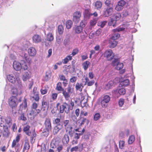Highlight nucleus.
Instances as JSON below:
<instances>
[{
    "instance_id": "49530a36",
    "label": "nucleus",
    "mask_w": 152,
    "mask_h": 152,
    "mask_svg": "<svg viewBox=\"0 0 152 152\" xmlns=\"http://www.w3.org/2000/svg\"><path fill=\"white\" fill-rule=\"evenodd\" d=\"M56 89L58 91H63L64 89L61 87V83L60 82H59L57 83Z\"/></svg>"
},
{
    "instance_id": "338daca9",
    "label": "nucleus",
    "mask_w": 152,
    "mask_h": 152,
    "mask_svg": "<svg viewBox=\"0 0 152 152\" xmlns=\"http://www.w3.org/2000/svg\"><path fill=\"white\" fill-rule=\"evenodd\" d=\"M50 77L51 76L50 74L47 73L46 74V75L45 77V80H48L50 78Z\"/></svg>"
},
{
    "instance_id": "9d476101",
    "label": "nucleus",
    "mask_w": 152,
    "mask_h": 152,
    "mask_svg": "<svg viewBox=\"0 0 152 152\" xmlns=\"http://www.w3.org/2000/svg\"><path fill=\"white\" fill-rule=\"evenodd\" d=\"M76 54V51L75 50H74L72 53L69 56H67L65 58L63 61V63L64 64H66L69 61L71 60L72 58V57L74 56Z\"/></svg>"
},
{
    "instance_id": "f3484780",
    "label": "nucleus",
    "mask_w": 152,
    "mask_h": 152,
    "mask_svg": "<svg viewBox=\"0 0 152 152\" xmlns=\"http://www.w3.org/2000/svg\"><path fill=\"white\" fill-rule=\"evenodd\" d=\"M41 38L39 35L37 34L34 35L32 37V40L33 42L38 43L41 41Z\"/></svg>"
},
{
    "instance_id": "0eeeda50",
    "label": "nucleus",
    "mask_w": 152,
    "mask_h": 152,
    "mask_svg": "<svg viewBox=\"0 0 152 152\" xmlns=\"http://www.w3.org/2000/svg\"><path fill=\"white\" fill-rule=\"evenodd\" d=\"M113 66H115V69L117 70H120L123 67V64L121 63H120L117 59H114L113 61Z\"/></svg>"
},
{
    "instance_id": "8fccbe9b",
    "label": "nucleus",
    "mask_w": 152,
    "mask_h": 152,
    "mask_svg": "<svg viewBox=\"0 0 152 152\" xmlns=\"http://www.w3.org/2000/svg\"><path fill=\"white\" fill-rule=\"evenodd\" d=\"M5 122L8 124L10 125L11 124V119L10 117L6 118L5 119Z\"/></svg>"
},
{
    "instance_id": "5701e85b",
    "label": "nucleus",
    "mask_w": 152,
    "mask_h": 152,
    "mask_svg": "<svg viewBox=\"0 0 152 152\" xmlns=\"http://www.w3.org/2000/svg\"><path fill=\"white\" fill-rule=\"evenodd\" d=\"M30 72H26L24 73L22 77V79L23 80L26 81L30 77Z\"/></svg>"
},
{
    "instance_id": "1a4fd4ad",
    "label": "nucleus",
    "mask_w": 152,
    "mask_h": 152,
    "mask_svg": "<svg viewBox=\"0 0 152 152\" xmlns=\"http://www.w3.org/2000/svg\"><path fill=\"white\" fill-rule=\"evenodd\" d=\"M113 12V9L112 7L107 8L104 10L103 12V15L105 17H108L111 15Z\"/></svg>"
},
{
    "instance_id": "4c0bfd02",
    "label": "nucleus",
    "mask_w": 152,
    "mask_h": 152,
    "mask_svg": "<svg viewBox=\"0 0 152 152\" xmlns=\"http://www.w3.org/2000/svg\"><path fill=\"white\" fill-rule=\"evenodd\" d=\"M135 140L134 136L133 135L130 136L128 142L129 144H132L134 141Z\"/></svg>"
},
{
    "instance_id": "e433bc0d",
    "label": "nucleus",
    "mask_w": 152,
    "mask_h": 152,
    "mask_svg": "<svg viewBox=\"0 0 152 152\" xmlns=\"http://www.w3.org/2000/svg\"><path fill=\"white\" fill-rule=\"evenodd\" d=\"M58 31L60 34H61L64 32V28L63 26L61 25H59L58 27Z\"/></svg>"
},
{
    "instance_id": "c85d7f7f",
    "label": "nucleus",
    "mask_w": 152,
    "mask_h": 152,
    "mask_svg": "<svg viewBox=\"0 0 152 152\" xmlns=\"http://www.w3.org/2000/svg\"><path fill=\"white\" fill-rule=\"evenodd\" d=\"M129 83V80L128 79H126L122 81L120 83V85L121 86L124 87L126 86H128Z\"/></svg>"
},
{
    "instance_id": "20e7f679",
    "label": "nucleus",
    "mask_w": 152,
    "mask_h": 152,
    "mask_svg": "<svg viewBox=\"0 0 152 152\" xmlns=\"http://www.w3.org/2000/svg\"><path fill=\"white\" fill-rule=\"evenodd\" d=\"M31 98H33L36 101H38L39 100L38 92L37 91V88L36 87L34 88L32 92L31 95Z\"/></svg>"
},
{
    "instance_id": "37998d69",
    "label": "nucleus",
    "mask_w": 152,
    "mask_h": 152,
    "mask_svg": "<svg viewBox=\"0 0 152 152\" xmlns=\"http://www.w3.org/2000/svg\"><path fill=\"white\" fill-rule=\"evenodd\" d=\"M119 88L115 89H113L112 91V93L115 96L118 97L119 96Z\"/></svg>"
},
{
    "instance_id": "2f4dec72",
    "label": "nucleus",
    "mask_w": 152,
    "mask_h": 152,
    "mask_svg": "<svg viewBox=\"0 0 152 152\" xmlns=\"http://www.w3.org/2000/svg\"><path fill=\"white\" fill-rule=\"evenodd\" d=\"M47 40L50 42L52 41L54 39L52 33H49L48 34L47 36Z\"/></svg>"
},
{
    "instance_id": "6e6552de",
    "label": "nucleus",
    "mask_w": 152,
    "mask_h": 152,
    "mask_svg": "<svg viewBox=\"0 0 152 152\" xmlns=\"http://www.w3.org/2000/svg\"><path fill=\"white\" fill-rule=\"evenodd\" d=\"M45 129L47 132H48L51 129V125L50 122V119L49 118H46L45 122Z\"/></svg>"
},
{
    "instance_id": "dca6fc26",
    "label": "nucleus",
    "mask_w": 152,
    "mask_h": 152,
    "mask_svg": "<svg viewBox=\"0 0 152 152\" xmlns=\"http://www.w3.org/2000/svg\"><path fill=\"white\" fill-rule=\"evenodd\" d=\"M63 127L62 124H59L56 125L55 126L53 130V134H55L60 130Z\"/></svg>"
},
{
    "instance_id": "5fc2aeb1",
    "label": "nucleus",
    "mask_w": 152,
    "mask_h": 152,
    "mask_svg": "<svg viewBox=\"0 0 152 152\" xmlns=\"http://www.w3.org/2000/svg\"><path fill=\"white\" fill-rule=\"evenodd\" d=\"M48 90L46 89V88L44 87L43 88L41 89L40 92L42 94H46Z\"/></svg>"
},
{
    "instance_id": "c9c22d12",
    "label": "nucleus",
    "mask_w": 152,
    "mask_h": 152,
    "mask_svg": "<svg viewBox=\"0 0 152 152\" xmlns=\"http://www.w3.org/2000/svg\"><path fill=\"white\" fill-rule=\"evenodd\" d=\"M110 18V21L108 22V25L110 26H113L114 27L115 26V24L116 23L115 20H113V18H112L111 17Z\"/></svg>"
},
{
    "instance_id": "72a5a7b5",
    "label": "nucleus",
    "mask_w": 152,
    "mask_h": 152,
    "mask_svg": "<svg viewBox=\"0 0 152 152\" xmlns=\"http://www.w3.org/2000/svg\"><path fill=\"white\" fill-rule=\"evenodd\" d=\"M115 33L114 34H112L110 39L115 40L117 39L119 37L120 35L117 33Z\"/></svg>"
},
{
    "instance_id": "4d7b16f0",
    "label": "nucleus",
    "mask_w": 152,
    "mask_h": 152,
    "mask_svg": "<svg viewBox=\"0 0 152 152\" xmlns=\"http://www.w3.org/2000/svg\"><path fill=\"white\" fill-rule=\"evenodd\" d=\"M105 4L107 6H110L113 5L111 1L110 0H106L105 2Z\"/></svg>"
},
{
    "instance_id": "680f3d73",
    "label": "nucleus",
    "mask_w": 152,
    "mask_h": 152,
    "mask_svg": "<svg viewBox=\"0 0 152 152\" xmlns=\"http://www.w3.org/2000/svg\"><path fill=\"white\" fill-rule=\"evenodd\" d=\"M124 136V132H120L119 134V137L120 139H122Z\"/></svg>"
},
{
    "instance_id": "393cba45",
    "label": "nucleus",
    "mask_w": 152,
    "mask_h": 152,
    "mask_svg": "<svg viewBox=\"0 0 152 152\" xmlns=\"http://www.w3.org/2000/svg\"><path fill=\"white\" fill-rule=\"evenodd\" d=\"M69 136L67 134H65L62 139V142L64 144H66L69 142Z\"/></svg>"
},
{
    "instance_id": "473e14b6",
    "label": "nucleus",
    "mask_w": 152,
    "mask_h": 152,
    "mask_svg": "<svg viewBox=\"0 0 152 152\" xmlns=\"http://www.w3.org/2000/svg\"><path fill=\"white\" fill-rule=\"evenodd\" d=\"M90 64V63L89 61H86L83 64V67L85 70H86L87 69L88 66Z\"/></svg>"
},
{
    "instance_id": "f03ea898",
    "label": "nucleus",
    "mask_w": 152,
    "mask_h": 152,
    "mask_svg": "<svg viewBox=\"0 0 152 152\" xmlns=\"http://www.w3.org/2000/svg\"><path fill=\"white\" fill-rule=\"evenodd\" d=\"M18 103L17 98L15 96L11 97L9 99V104L11 107L13 108L17 106Z\"/></svg>"
},
{
    "instance_id": "69168bd1",
    "label": "nucleus",
    "mask_w": 152,
    "mask_h": 152,
    "mask_svg": "<svg viewBox=\"0 0 152 152\" xmlns=\"http://www.w3.org/2000/svg\"><path fill=\"white\" fill-rule=\"evenodd\" d=\"M60 119L59 118H57L55 119L54 122V123L56 124L57 125L59 124H61L60 123Z\"/></svg>"
},
{
    "instance_id": "f704fd0d",
    "label": "nucleus",
    "mask_w": 152,
    "mask_h": 152,
    "mask_svg": "<svg viewBox=\"0 0 152 152\" xmlns=\"http://www.w3.org/2000/svg\"><path fill=\"white\" fill-rule=\"evenodd\" d=\"M107 23V21H99L98 23V25L99 26L103 28L105 25Z\"/></svg>"
},
{
    "instance_id": "a18cd8bd",
    "label": "nucleus",
    "mask_w": 152,
    "mask_h": 152,
    "mask_svg": "<svg viewBox=\"0 0 152 152\" xmlns=\"http://www.w3.org/2000/svg\"><path fill=\"white\" fill-rule=\"evenodd\" d=\"M125 146V142L123 140H120L119 142V148L121 149H123Z\"/></svg>"
},
{
    "instance_id": "3c124183",
    "label": "nucleus",
    "mask_w": 152,
    "mask_h": 152,
    "mask_svg": "<svg viewBox=\"0 0 152 152\" xmlns=\"http://www.w3.org/2000/svg\"><path fill=\"white\" fill-rule=\"evenodd\" d=\"M4 119L3 118L2 116L0 115V126L1 127L4 126Z\"/></svg>"
},
{
    "instance_id": "aec40b11",
    "label": "nucleus",
    "mask_w": 152,
    "mask_h": 152,
    "mask_svg": "<svg viewBox=\"0 0 152 152\" xmlns=\"http://www.w3.org/2000/svg\"><path fill=\"white\" fill-rule=\"evenodd\" d=\"M85 131V129L84 128L82 130L80 128L77 129V132H79L78 133H77V139L79 138V136L83 134Z\"/></svg>"
},
{
    "instance_id": "bb28decb",
    "label": "nucleus",
    "mask_w": 152,
    "mask_h": 152,
    "mask_svg": "<svg viewBox=\"0 0 152 152\" xmlns=\"http://www.w3.org/2000/svg\"><path fill=\"white\" fill-rule=\"evenodd\" d=\"M125 28V26L124 25L122 26L121 27H120L118 28H116L115 29H114L113 30V32H119L120 31H122L124 30Z\"/></svg>"
},
{
    "instance_id": "6e6d98bb",
    "label": "nucleus",
    "mask_w": 152,
    "mask_h": 152,
    "mask_svg": "<svg viewBox=\"0 0 152 152\" xmlns=\"http://www.w3.org/2000/svg\"><path fill=\"white\" fill-rule=\"evenodd\" d=\"M83 87L81 84L79 83L77 84V90H79L80 91H82Z\"/></svg>"
},
{
    "instance_id": "e2e57ef3",
    "label": "nucleus",
    "mask_w": 152,
    "mask_h": 152,
    "mask_svg": "<svg viewBox=\"0 0 152 152\" xmlns=\"http://www.w3.org/2000/svg\"><path fill=\"white\" fill-rule=\"evenodd\" d=\"M21 66V69H23L24 70H26L27 69L28 67L26 63H25L24 64H23Z\"/></svg>"
},
{
    "instance_id": "09e8293b",
    "label": "nucleus",
    "mask_w": 152,
    "mask_h": 152,
    "mask_svg": "<svg viewBox=\"0 0 152 152\" xmlns=\"http://www.w3.org/2000/svg\"><path fill=\"white\" fill-rule=\"evenodd\" d=\"M56 41L58 44H61L62 43L63 39L61 37L58 36L56 38Z\"/></svg>"
},
{
    "instance_id": "c03bdc74",
    "label": "nucleus",
    "mask_w": 152,
    "mask_h": 152,
    "mask_svg": "<svg viewBox=\"0 0 152 152\" xmlns=\"http://www.w3.org/2000/svg\"><path fill=\"white\" fill-rule=\"evenodd\" d=\"M36 134L35 132L34 131L32 132V135L31 136V143H33L34 140L35 139H34V138L36 137Z\"/></svg>"
},
{
    "instance_id": "f257e3e1",
    "label": "nucleus",
    "mask_w": 152,
    "mask_h": 152,
    "mask_svg": "<svg viewBox=\"0 0 152 152\" xmlns=\"http://www.w3.org/2000/svg\"><path fill=\"white\" fill-rule=\"evenodd\" d=\"M15 75L17 83L15 87L12 88L11 92L12 94L17 96L22 93L21 89L22 86L21 81L19 78V74L16 73Z\"/></svg>"
},
{
    "instance_id": "cd10ccee",
    "label": "nucleus",
    "mask_w": 152,
    "mask_h": 152,
    "mask_svg": "<svg viewBox=\"0 0 152 152\" xmlns=\"http://www.w3.org/2000/svg\"><path fill=\"white\" fill-rule=\"evenodd\" d=\"M121 17V15L120 14L117 13L114 15L113 16H111V17L113 18V19L114 20H115V22H116V21L120 19Z\"/></svg>"
},
{
    "instance_id": "79ce46f5",
    "label": "nucleus",
    "mask_w": 152,
    "mask_h": 152,
    "mask_svg": "<svg viewBox=\"0 0 152 152\" xmlns=\"http://www.w3.org/2000/svg\"><path fill=\"white\" fill-rule=\"evenodd\" d=\"M24 104H22L20 105V110H25L26 108L27 107V104L26 100H25L24 102Z\"/></svg>"
},
{
    "instance_id": "a19ab883",
    "label": "nucleus",
    "mask_w": 152,
    "mask_h": 152,
    "mask_svg": "<svg viewBox=\"0 0 152 152\" xmlns=\"http://www.w3.org/2000/svg\"><path fill=\"white\" fill-rule=\"evenodd\" d=\"M72 25V23L71 20H69L66 22V27L68 29L70 28Z\"/></svg>"
},
{
    "instance_id": "bf43d9fd",
    "label": "nucleus",
    "mask_w": 152,
    "mask_h": 152,
    "mask_svg": "<svg viewBox=\"0 0 152 152\" xmlns=\"http://www.w3.org/2000/svg\"><path fill=\"white\" fill-rule=\"evenodd\" d=\"M123 8L120 6L119 4H118L115 7V9L117 11H120L122 10Z\"/></svg>"
},
{
    "instance_id": "de8ad7c7",
    "label": "nucleus",
    "mask_w": 152,
    "mask_h": 152,
    "mask_svg": "<svg viewBox=\"0 0 152 152\" xmlns=\"http://www.w3.org/2000/svg\"><path fill=\"white\" fill-rule=\"evenodd\" d=\"M119 94L120 95H123L124 94L126 93V91L124 88H119Z\"/></svg>"
},
{
    "instance_id": "423d86ee",
    "label": "nucleus",
    "mask_w": 152,
    "mask_h": 152,
    "mask_svg": "<svg viewBox=\"0 0 152 152\" xmlns=\"http://www.w3.org/2000/svg\"><path fill=\"white\" fill-rule=\"evenodd\" d=\"M110 97L108 95H105L104 97L102 100L101 101V104L102 107H105L107 106V104L110 100Z\"/></svg>"
},
{
    "instance_id": "9b49d317",
    "label": "nucleus",
    "mask_w": 152,
    "mask_h": 152,
    "mask_svg": "<svg viewBox=\"0 0 152 152\" xmlns=\"http://www.w3.org/2000/svg\"><path fill=\"white\" fill-rule=\"evenodd\" d=\"M85 123L88 124V120L86 118H81L77 121V126H78L80 127L84 124Z\"/></svg>"
},
{
    "instance_id": "7c9ffc66",
    "label": "nucleus",
    "mask_w": 152,
    "mask_h": 152,
    "mask_svg": "<svg viewBox=\"0 0 152 152\" xmlns=\"http://www.w3.org/2000/svg\"><path fill=\"white\" fill-rule=\"evenodd\" d=\"M102 4L101 2L100 1H96L94 4L95 7L97 9H98L101 8L102 7Z\"/></svg>"
},
{
    "instance_id": "c756f323",
    "label": "nucleus",
    "mask_w": 152,
    "mask_h": 152,
    "mask_svg": "<svg viewBox=\"0 0 152 152\" xmlns=\"http://www.w3.org/2000/svg\"><path fill=\"white\" fill-rule=\"evenodd\" d=\"M4 127V131L3 132V135L5 137L8 136L9 134V131L8 128L6 126H3Z\"/></svg>"
},
{
    "instance_id": "774afa93",
    "label": "nucleus",
    "mask_w": 152,
    "mask_h": 152,
    "mask_svg": "<svg viewBox=\"0 0 152 152\" xmlns=\"http://www.w3.org/2000/svg\"><path fill=\"white\" fill-rule=\"evenodd\" d=\"M63 147L62 145H60L58 146L57 148V151H61L63 149Z\"/></svg>"
},
{
    "instance_id": "a878e982",
    "label": "nucleus",
    "mask_w": 152,
    "mask_h": 152,
    "mask_svg": "<svg viewBox=\"0 0 152 152\" xmlns=\"http://www.w3.org/2000/svg\"><path fill=\"white\" fill-rule=\"evenodd\" d=\"M40 110L39 109H32L30 114L32 115H36L40 113Z\"/></svg>"
},
{
    "instance_id": "2eb2a0df",
    "label": "nucleus",
    "mask_w": 152,
    "mask_h": 152,
    "mask_svg": "<svg viewBox=\"0 0 152 152\" xmlns=\"http://www.w3.org/2000/svg\"><path fill=\"white\" fill-rule=\"evenodd\" d=\"M42 108L44 110H45L46 109L48 110L49 108L48 103L47 101L45 98H43L42 101Z\"/></svg>"
},
{
    "instance_id": "a211bd4d",
    "label": "nucleus",
    "mask_w": 152,
    "mask_h": 152,
    "mask_svg": "<svg viewBox=\"0 0 152 152\" xmlns=\"http://www.w3.org/2000/svg\"><path fill=\"white\" fill-rule=\"evenodd\" d=\"M28 53L30 56H34L36 54V51L34 48L31 47L28 50Z\"/></svg>"
},
{
    "instance_id": "412c9836",
    "label": "nucleus",
    "mask_w": 152,
    "mask_h": 152,
    "mask_svg": "<svg viewBox=\"0 0 152 152\" xmlns=\"http://www.w3.org/2000/svg\"><path fill=\"white\" fill-rule=\"evenodd\" d=\"M117 44V42L115 40L110 39L109 40V45L110 48H114Z\"/></svg>"
},
{
    "instance_id": "f8f14e48",
    "label": "nucleus",
    "mask_w": 152,
    "mask_h": 152,
    "mask_svg": "<svg viewBox=\"0 0 152 152\" xmlns=\"http://www.w3.org/2000/svg\"><path fill=\"white\" fill-rule=\"evenodd\" d=\"M69 121L68 120H64L63 122V124L64 125L65 128L66 130V131H69V132L70 133L71 132H72L73 131L72 130V127L70 126L69 127H67V126H68L69 124Z\"/></svg>"
},
{
    "instance_id": "7ed1b4c3",
    "label": "nucleus",
    "mask_w": 152,
    "mask_h": 152,
    "mask_svg": "<svg viewBox=\"0 0 152 152\" xmlns=\"http://www.w3.org/2000/svg\"><path fill=\"white\" fill-rule=\"evenodd\" d=\"M104 56L108 60H112L114 56V54L113 52L111 50L109 49L106 50L104 54Z\"/></svg>"
},
{
    "instance_id": "13d9d810",
    "label": "nucleus",
    "mask_w": 152,
    "mask_h": 152,
    "mask_svg": "<svg viewBox=\"0 0 152 152\" xmlns=\"http://www.w3.org/2000/svg\"><path fill=\"white\" fill-rule=\"evenodd\" d=\"M124 103V99H120L118 102L119 105L120 107H122Z\"/></svg>"
},
{
    "instance_id": "4468645a",
    "label": "nucleus",
    "mask_w": 152,
    "mask_h": 152,
    "mask_svg": "<svg viewBox=\"0 0 152 152\" xmlns=\"http://www.w3.org/2000/svg\"><path fill=\"white\" fill-rule=\"evenodd\" d=\"M30 126L28 125L25 126L24 127L23 131V132L27 135L30 136L31 134V132L30 130Z\"/></svg>"
},
{
    "instance_id": "ea45409f",
    "label": "nucleus",
    "mask_w": 152,
    "mask_h": 152,
    "mask_svg": "<svg viewBox=\"0 0 152 152\" xmlns=\"http://www.w3.org/2000/svg\"><path fill=\"white\" fill-rule=\"evenodd\" d=\"M30 145L28 142H25L23 148V152H24L26 150H28L29 149Z\"/></svg>"
},
{
    "instance_id": "58836bf2",
    "label": "nucleus",
    "mask_w": 152,
    "mask_h": 152,
    "mask_svg": "<svg viewBox=\"0 0 152 152\" xmlns=\"http://www.w3.org/2000/svg\"><path fill=\"white\" fill-rule=\"evenodd\" d=\"M62 91L63 94L66 100H68L70 96L69 94L64 90Z\"/></svg>"
},
{
    "instance_id": "b1692460",
    "label": "nucleus",
    "mask_w": 152,
    "mask_h": 152,
    "mask_svg": "<svg viewBox=\"0 0 152 152\" xmlns=\"http://www.w3.org/2000/svg\"><path fill=\"white\" fill-rule=\"evenodd\" d=\"M7 78L9 81L11 83H14L15 82V78L12 75H9L7 76Z\"/></svg>"
},
{
    "instance_id": "ddd939ff",
    "label": "nucleus",
    "mask_w": 152,
    "mask_h": 152,
    "mask_svg": "<svg viewBox=\"0 0 152 152\" xmlns=\"http://www.w3.org/2000/svg\"><path fill=\"white\" fill-rule=\"evenodd\" d=\"M13 66L14 69L17 71H20L21 69L22 66L21 64L16 61L13 62Z\"/></svg>"
},
{
    "instance_id": "0e129e2a",
    "label": "nucleus",
    "mask_w": 152,
    "mask_h": 152,
    "mask_svg": "<svg viewBox=\"0 0 152 152\" xmlns=\"http://www.w3.org/2000/svg\"><path fill=\"white\" fill-rule=\"evenodd\" d=\"M77 72H78V73L77 74V75L78 77L82 76V72L80 70H77Z\"/></svg>"
},
{
    "instance_id": "39448f33",
    "label": "nucleus",
    "mask_w": 152,
    "mask_h": 152,
    "mask_svg": "<svg viewBox=\"0 0 152 152\" xmlns=\"http://www.w3.org/2000/svg\"><path fill=\"white\" fill-rule=\"evenodd\" d=\"M70 109L71 110L69 105L66 103H64L60 107V112L63 113L64 111L66 113H68Z\"/></svg>"
},
{
    "instance_id": "864d4df0",
    "label": "nucleus",
    "mask_w": 152,
    "mask_h": 152,
    "mask_svg": "<svg viewBox=\"0 0 152 152\" xmlns=\"http://www.w3.org/2000/svg\"><path fill=\"white\" fill-rule=\"evenodd\" d=\"M126 2L123 0H121L118 2V4L123 8V7L125 4Z\"/></svg>"
},
{
    "instance_id": "6ab92c4d",
    "label": "nucleus",
    "mask_w": 152,
    "mask_h": 152,
    "mask_svg": "<svg viewBox=\"0 0 152 152\" xmlns=\"http://www.w3.org/2000/svg\"><path fill=\"white\" fill-rule=\"evenodd\" d=\"M114 84V82L112 80L109 81L105 86L104 88L106 90H108L112 88Z\"/></svg>"
},
{
    "instance_id": "603ef678",
    "label": "nucleus",
    "mask_w": 152,
    "mask_h": 152,
    "mask_svg": "<svg viewBox=\"0 0 152 152\" xmlns=\"http://www.w3.org/2000/svg\"><path fill=\"white\" fill-rule=\"evenodd\" d=\"M100 115L99 113L95 114L94 116V121H96L100 118Z\"/></svg>"
},
{
    "instance_id": "052dcab7",
    "label": "nucleus",
    "mask_w": 152,
    "mask_h": 152,
    "mask_svg": "<svg viewBox=\"0 0 152 152\" xmlns=\"http://www.w3.org/2000/svg\"><path fill=\"white\" fill-rule=\"evenodd\" d=\"M19 119L23 121L26 120V118L24 116V113L21 115L19 117Z\"/></svg>"
},
{
    "instance_id": "4be33fe9",
    "label": "nucleus",
    "mask_w": 152,
    "mask_h": 152,
    "mask_svg": "<svg viewBox=\"0 0 152 152\" xmlns=\"http://www.w3.org/2000/svg\"><path fill=\"white\" fill-rule=\"evenodd\" d=\"M84 99V97L83 94L82 93H80V94L78 95L77 97V102H79L80 103L82 104L83 100Z\"/></svg>"
}]
</instances>
